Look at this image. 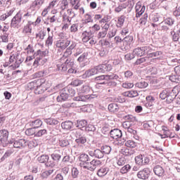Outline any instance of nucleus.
I'll return each instance as SVG.
<instances>
[{"label":"nucleus","instance_id":"obj_1","mask_svg":"<svg viewBox=\"0 0 180 180\" xmlns=\"http://www.w3.org/2000/svg\"><path fill=\"white\" fill-rule=\"evenodd\" d=\"M105 71L106 64L99 65L88 70H86L84 74H83L81 77L83 79H86V78L93 77V75H96V74H99V72H105Z\"/></svg>","mask_w":180,"mask_h":180},{"label":"nucleus","instance_id":"obj_2","mask_svg":"<svg viewBox=\"0 0 180 180\" xmlns=\"http://www.w3.org/2000/svg\"><path fill=\"white\" fill-rule=\"evenodd\" d=\"M131 43H133V37L128 36L122 39L120 49L122 51H129L131 49Z\"/></svg>","mask_w":180,"mask_h":180},{"label":"nucleus","instance_id":"obj_3","mask_svg":"<svg viewBox=\"0 0 180 180\" xmlns=\"http://www.w3.org/2000/svg\"><path fill=\"white\" fill-rule=\"evenodd\" d=\"M74 61L67 59L64 63H58L57 65V69L61 72H65L68 68H74Z\"/></svg>","mask_w":180,"mask_h":180},{"label":"nucleus","instance_id":"obj_4","mask_svg":"<svg viewBox=\"0 0 180 180\" xmlns=\"http://www.w3.org/2000/svg\"><path fill=\"white\" fill-rule=\"evenodd\" d=\"M86 166H84V169H88L89 171H94V169H96L98 167H101L102 165V162L101 160H93L90 162H87V164H85Z\"/></svg>","mask_w":180,"mask_h":180},{"label":"nucleus","instance_id":"obj_5","mask_svg":"<svg viewBox=\"0 0 180 180\" xmlns=\"http://www.w3.org/2000/svg\"><path fill=\"white\" fill-rule=\"evenodd\" d=\"M22 15L23 13L22 11H19L11 20V27L16 28L19 26L20 22H22Z\"/></svg>","mask_w":180,"mask_h":180},{"label":"nucleus","instance_id":"obj_6","mask_svg":"<svg viewBox=\"0 0 180 180\" xmlns=\"http://www.w3.org/2000/svg\"><path fill=\"white\" fill-rule=\"evenodd\" d=\"M135 162L138 165H147L150 163V158L143 155H139L135 157Z\"/></svg>","mask_w":180,"mask_h":180},{"label":"nucleus","instance_id":"obj_7","mask_svg":"<svg viewBox=\"0 0 180 180\" xmlns=\"http://www.w3.org/2000/svg\"><path fill=\"white\" fill-rule=\"evenodd\" d=\"M150 174H151V171H150L149 168L146 167L138 172L137 178L139 179L147 180L150 177Z\"/></svg>","mask_w":180,"mask_h":180},{"label":"nucleus","instance_id":"obj_8","mask_svg":"<svg viewBox=\"0 0 180 180\" xmlns=\"http://www.w3.org/2000/svg\"><path fill=\"white\" fill-rule=\"evenodd\" d=\"M136 18H140L146 12V6L141 1H138L135 6Z\"/></svg>","mask_w":180,"mask_h":180},{"label":"nucleus","instance_id":"obj_9","mask_svg":"<svg viewBox=\"0 0 180 180\" xmlns=\"http://www.w3.org/2000/svg\"><path fill=\"white\" fill-rule=\"evenodd\" d=\"M44 2L45 0H34L31 3L30 9L36 12V11H39L44 5Z\"/></svg>","mask_w":180,"mask_h":180},{"label":"nucleus","instance_id":"obj_10","mask_svg":"<svg viewBox=\"0 0 180 180\" xmlns=\"http://www.w3.org/2000/svg\"><path fill=\"white\" fill-rule=\"evenodd\" d=\"M10 144H13L14 148H25L27 146V141L25 139L10 141Z\"/></svg>","mask_w":180,"mask_h":180},{"label":"nucleus","instance_id":"obj_11","mask_svg":"<svg viewBox=\"0 0 180 180\" xmlns=\"http://www.w3.org/2000/svg\"><path fill=\"white\" fill-rule=\"evenodd\" d=\"M9 136V132L7 130L0 131V143L3 147H5L8 144V137Z\"/></svg>","mask_w":180,"mask_h":180},{"label":"nucleus","instance_id":"obj_12","mask_svg":"<svg viewBox=\"0 0 180 180\" xmlns=\"http://www.w3.org/2000/svg\"><path fill=\"white\" fill-rule=\"evenodd\" d=\"M49 158H50L49 157V155H42L38 157L37 160L39 162H40L41 164H44V162H46V167H51L53 168V167H54L56 165L54 164V162H49Z\"/></svg>","mask_w":180,"mask_h":180},{"label":"nucleus","instance_id":"obj_13","mask_svg":"<svg viewBox=\"0 0 180 180\" xmlns=\"http://www.w3.org/2000/svg\"><path fill=\"white\" fill-rule=\"evenodd\" d=\"M79 161L80 162V167L84 168L86 167L85 164H88L89 161H90L89 156L85 153L81 154L79 157Z\"/></svg>","mask_w":180,"mask_h":180},{"label":"nucleus","instance_id":"obj_14","mask_svg":"<svg viewBox=\"0 0 180 180\" xmlns=\"http://www.w3.org/2000/svg\"><path fill=\"white\" fill-rule=\"evenodd\" d=\"M71 41L67 39H59L56 41V46L58 49L65 50V48L70 44Z\"/></svg>","mask_w":180,"mask_h":180},{"label":"nucleus","instance_id":"obj_15","mask_svg":"<svg viewBox=\"0 0 180 180\" xmlns=\"http://www.w3.org/2000/svg\"><path fill=\"white\" fill-rule=\"evenodd\" d=\"M79 131H77L75 142L78 146H82L86 143V137L82 134H79Z\"/></svg>","mask_w":180,"mask_h":180},{"label":"nucleus","instance_id":"obj_16","mask_svg":"<svg viewBox=\"0 0 180 180\" xmlns=\"http://www.w3.org/2000/svg\"><path fill=\"white\" fill-rule=\"evenodd\" d=\"M46 63H47V58H46L43 56H38L36 58V59L33 63V67L34 68H37L38 65H44V64Z\"/></svg>","mask_w":180,"mask_h":180},{"label":"nucleus","instance_id":"obj_17","mask_svg":"<svg viewBox=\"0 0 180 180\" xmlns=\"http://www.w3.org/2000/svg\"><path fill=\"white\" fill-rule=\"evenodd\" d=\"M82 42L88 43L89 41L94 37L93 32L91 31H84L82 34Z\"/></svg>","mask_w":180,"mask_h":180},{"label":"nucleus","instance_id":"obj_18","mask_svg":"<svg viewBox=\"0 0 180 180\" xmlns=\"http://www.w3.org/2000/svg\"><path fill=\"white\" fill-rule=\"evenodd\" d=\"M68 99V93L65 89L61 90L60 95L58 96L56 100L58 102H63L64 101H67Z\"/></svg>","mask_w":180,"mask_h":180},{"label":"nucleus","instance_id":"obj_19","mask_svg":"<svg viewBox=\"0 0 180 180\" xmlns=\"http://www.w3.org/2000/svg\"><path fill=\"white\" fill-rule=\"evenodd\" d=\"M143 56H147L148 58L150 57V54H151L152 51H154V46L148 45L146 46H142Z\"/></svg>","mask_w":180,"mask_h":180},{"label":"nucleus","instance_id":"obj_20","mask_svg":"<svg viewBox=\"0 0 180 180\" xmlns=\"http://www.w3.org/2000/svg\"><path fill=\"white\" fill-rule=\"evenodd\" d=\"M110 134L111 137L115 140H117V139H120L122 136V131L120 129H112L110 131Z\"/></svg>","mask_w":180,"mask_h":180},{"label":"nucleus","instance_id":"obj_21","mask_svg":"<svg viewBox=\"0 0 180 180\" xmlns=\"http://www.w3.org/2000/svg\"><path fill=\"white\" fill-rule=\"evenodd\" d=\"M154 103H155V98L153 96H146V103L145 106L150 109V108H153L154 106Z\"/></svg>","mask_w":180,"mask_h":180},{"label":"nucleus","instance_id":"obj_22","mask_svg":"<svg viewBox=\"0 0 180 180\" xmlns=\"http://www.w3.org/2000/svg\"><path fill=\"white\" fill-rule=\"evenodd\" d=\"M32 25H33V22L28 21L27 25H25L22 29L23 34H32Z\"/></svg>","mask_w":180,"mask_h":180},{"label":"nucleus","instance_id":"obj_23","mask_svg":"<svg viewBox=\"0 0 180 180\" xmlns=\"http://www.w3.org/2000/svg\"><path fill=\"white\" fill-rule=\"evenodd\" d=\"M153 172L158 176H164V174L165 172L162 167H161L160 165H156L153 168Z\"/></svg>","mask_w":180,"mask_h":180},{"label":"nucleus","instance_id":"obj_24","mask_svg":"<svg viewBox=\"0 0 180 180\" xmlns=\"http://www.w3.org/2000/svg\"><path fill=\"white\" fill-rule=\"evenodd\" d=\"M30 126L34 129H39V127H41V126H43V121L39 119L33 120L30 122Z\"/></svg>","mask_w":180,"mask_h":180},{"label":"nucleus","instance_id":"obj_25","mask_svg":"<svg viewBox=\"0 0 180 180\" xmlns=\"http://www.w3.org/2000/svg\"><path fill=\"white\" fill-rule=\"evenodd\" d=\"M54 31H51V33H49L48 38L46 40L45 46L46 47H51L53 46V37H54Z\"/></svg>","mask_w":180,"mask_h":180},{"label":"nucleus","instance_id":"obj_26","mask_svg":"<svg viewBox=\"0 0 180 180\" xmlns=\"http://www.w3.org/2000/svg\"><path fill=\"white\" fill-rule=\"evenodd\" d=\"M68 8V0H61L59 2V9H60V13H63L65 9Z\"/></svg>","mask_w":180,"mask_h":180},{"label":"nucleus","instance_id":"obj_27","mask_svg":"<svg viewBox=\"0 0 180 180\" xmlns=\"http://www.w3.org/2000/svg\"><path fill=\"white\" fill-rule=\"evenodd\" d=\"M87 60H88V53H83L77 58L78 63H79L80 64H83V65H85V63L87 61Z\"/></svg>","mask_w":180,"mask_h":180},{"label":"nucleus","instance_id":"obj_28","mask_svg":"<svg viewBox=\"0 0 180 180\" xmlns=\"http://www.w3.org/2000/svg\"><path fill=\"white\" fill-rule=\"evenodd\" d=\"M108 172H109V168L101 167L98 170L97 175L101 177L105 176V175L108 174Z\"/></svg>","mask_w":180,"mask_h":180},{"label":"nucleus","instance_id":"obj_29","mask_svg":"<svg viewBox=\"0 0 180 180\" xmlns=\"http://www.w3.org/2000/svg\"><path fill=\"white\" fill-rule=\"evenodd\" d=\"M51 157L53 161H60L61 160V152L60 150H56L51 154Z\"/></svg>","mask_w":180,"mask_h":180},{"label":"nucleus","instance_id":"obj_30","mask_svg":"<svg viewBox=\"0 0 180 180\" xmlns=\"http://www.w3.org/2000/svg\"><path fill=\"white\" fill-rule=\"evenodd\" d=\"M61 127L65 130H70L72 128V122L66 121V122H62Z\"/></svg>","mask_w":180,"mask_h":180},{"label":"nucleus","instance_id":"obj_31","mask_svg":"<svg viewBox=\"0 0 180 180\" xmlns=\"http://www.w3.org/2000/svg\"><path fill=\"white\" fill-rule=\"evenodd\" d=\"M13 12H14V10L11 9L8 12H7L6 13H4V14L0 15V20L1 22H4V20H6V19H8V18H9V16H12Z\"/></svg>","mask_w":180,"mask_h":180},{"label":"nucleus","instance_id":"obj_32","mask_svg":"<svg viewBox=\"0 0 180 180\" xmlns=\"http://www.w3.org/2000/svg\"><path fill=\"white\" fill-rule=\"evenodd\" d=\"M108 110L112 113H116V112H119V105L116 103H111L108 105Z\"/></svg>","mask_w":180,"mask_h":180},{"label":"nucleus","instance_id":"obj_33","mask_svg":"<svg viewBox=\"0 0 180 180\" xmlns=\"http://www.w3.org/2000/svg\"><path fill=\"white\" fill-rule=\"evenodd\" d=\"M134 56L136 57H143L144 56V52L143 51V46L140 48H136L133 51Z\"/></svg>","mask_w":180,"mask_h":180},{"label":"nucleus","instance_id":"obj_34","mask_svg":"<svg viewBox=\"0 0 180 180\" xmlns=\"http://www.w3.org/2000/svg\"><path fill=\"white\" fill-rule=\"evenodd\" d=\"M124 96L128 98H136V96H139V93L137 91H129L124 92Z\"/></svg>","mask_w":180,"mask_h":180},{"label":"nucleus","instance_id":"obj_35","mask_svg":"<svg viewBox=\"0 0 180 180\" xmlns=\"http://www.w3.org/2000/svg\"><path fill=\"white\" fill-rule=\"evenodd\" d=\"M88 124V122L85 120H82L77 122L76 127H78L79 129H84V127H86Z\"/></svg>","mask_w":180,"mask_h":180},{"label":"nucleus","instance_id":"obj_36","mask_svg":"<svg viewBox=\"0 0 180 180\" xmlns=\"http://www.w3.org/2000/svg\"><path fill=\"white\" fill-rule=\"evenodd\" d=\"M160 56H162V51H157L155 52H151V53H150L149 55V58H157V60H160Z\"/></svg>","mask_w":180,"mask_h":180},{"label":"nucleus","instance_id":"obj_37","mask_svg":"<svg viewBox=\"0 0 180 180\" xmlns=\"http://www.w3.org/2000/svg\"><path fill=\"white\" fill-rule=\"evenodd\" d=\"M62 108H64L65 109H68L70 108H78V105L77 103L66 102L62 105Z\"/></svg>","mask_w":180,"mask_h":180},{"label":"nucleus","instance_id":"obj_38","mask_svg":"<svg viewBox=\"0 0 180 180\" xmlns=\"http://www.w3.org/2000/svg\"><path fill=\"white\" fill-rule=\"evenodd\" d=\"M53 172H54L53 169H49V170L44 171L41 174V177L43 179H46L49 178V176H50V175H51V174H53Z\"/></svg>","mask_w":180,"mask_h":180},{"label":"nucleus","instance_id":"obj_39","mask_svg":"<svg viewBox=\"0 0 180 180\" xmlns=\"http://www.w3.org/2000/svg\"><path fill=\"white\" fill-rule=\"evenodd\" d=\"M45 123L46 124H50L51 126L56 125L58 124V120L54 118H48L44 120Z\"/></svg>","mask_w":180,"mask_h":180},{"label":"nucleus","instance_id":"obj_40","mask_svg":"<svg viewBox=\"0 0 180 180\" xmlns=\"http://www.w3.org/2000/svg\"><path fill=\"white\" fill-rule=\"evenodd\" d=\"M89 99V96H76L73 98V101H82V102H86Z\"/></svg>","mask_w":180,"mask_h":180},{"label":"nucleus","instance_id":"obj_41","mask_svg":"<svg viewBox=\"0 0 180 180\" xmlns=\"http://www.w3.org/2000/svg\"><path fill=\"white\" fill-rule=\"evenodd\" d=\"M136 88H139L140 89H143L144 88H147L148 86V83L146 82H137L135 84Z\"/></svg>","mask_w":180,"mask_h":180},{"label":"nucleus","instance_id":"obj_42","mask_svg":"<svg viewBox=\"0 0 180 180\" xmlns=\"http://www.w3.org/2000/svg\"><path fill=\"white\" fill-rule=\"evenodd\" d=\"M125 146L129 148H136V147H137V143L134 141L129 140L125 142Z\"/></svg>","mask_w":180,"mask_h":180},{"label":"nucleus","instance_id":"obj_43","mask_svg":"<svg viewBox=\"0 0 180 180\" xmlns=\"http://www.w3.org/2000/svg\"><path fill=\"white\" fill-rule=\"evenodd\" d=\"M46 37V33L39 31L38 33L36 34L35 35V39H37V41H39V40H44V37Z\"/></svg>","mask_w":180,"mask_h":180},{"label":"nucleus","instance_id":"obj_44","mask_svg":"<svg viewBox=\"0 0 180 180\" xmlns=\"http://www.w3.org/2000/svg\"><path fill=\"white\" fill-rule=\"evenodd\" d=\"M122 154L125 156H129V155H132L133 154V150L127 148H124L121 150Z\"/></svg>","mask_w":180,"mask_h":180},{"label":"nucleus","instance_id":"obj_45","mask_svg":"<svg viewBox=\"0 0 180 180\" xmlns=\"http://www.w3.org/2000/svg\"><path fill=\"white\" fill-rule=\"evenodd\" d=\"M70 4L73 6V9L77 11L79 8V0H70Z\"/></svg>","mask_w":180,"mask_h":180},{"label":"nucleus","instance_id":"obj_46","mask_svg":"<svg viewBox=\"0 0 180 180\" xmlns=\"http://www.w3.org/2000/svg\"><path fill=\"white\" fill-rule=\"evenodd\" d=\"M122 86L124 88V89H131V88L134 86V84L129 82H124L122 83Z\"/></svg>","mask_w":180,"mask_h":180},{"label":"nucleus","instance_id":"obj_47","mask_svg":"<svg viewBox=\"0 0 180 180\" xmlns=\"http://www.w3.org/2000/svg\"><path fill=\"white\" fill-rule=\"evenodd\" d=\"M9 34L7 33H4V34L0 36V43H8L9 40L8 37Z\"/></svg>","mask_w":180,"mask_h":180},{"label":"nucleus","instance_id":"obj_48","mask_svg":"<svg viewBox=\"0 0 180 180\" xmlns=\"http://www.w3.org/2000/svg\"><path fill=\"white\" fill-rule=\"evenodd\" d=\"M126 18L124 15H121L120 17L118 18L117 22V27H121L123 26V24L124 23V20Z\"/></svg>","mask_w":180,"mask_h":180},{"label":"nucleus","instance_id":"obj_49","mask_svg":"<svg viewBox=\"0 0 180 180\" xmlns=\"http://www.w3.org/2000/svg\"><path fill=\"white\" fill-rule=\"evenodd\" d=\"M25 51H26L28 56H33L34 53V49H33V46L30 44L27 46V47L25 49Z\"/></svg>","mask_w":180,"mask_h":180},{"label":"nucleus","instance_id":"obj_50","mask_svg":"<svg viewBox=\"0 0 180 180\" xmlns=\"http://www.w3.org/2000/svg\"><path fill=\"white\" fill-rule=\"evenodd\" d=\"M130 169H131V166H130V165H126L121 168L120 172L121 174H127Z\"/></svg>","mask_w":180,"mask_h":180},{"label":"nucleus","instance_id":"obj_51","mask_svg":"<svg viewBox=\"0 0 180 180\" xmlns=\"http://www.w3.org/2000/svg\"><path fill=\"white\" fill-rule=\"evenodd\" d=\"M25 134L27 136H33L34 134V136H36V129L32 127V128H29L26 129Z\"/></svg>","mask_w":180,"mask_h":180},{"label":"nucleus","instance_id":"obj_52","mask_svg":"<svg viewBox=\"0 0 180 180\" xmlns=\"http://www.w3.org/2000/svg\"><path fill=\"white\" fill-rule=\"evenodd\" d=\"M13 154V149L8 150L4 155V156L1 158V161H4L6 158H8V157H11Z\"/></svg>","mask_w":180,"mask_h":180},{"label":"nucleus","instance_id":"obj_53","mask_svg":"<svg viewBox=\"0 0 180 180\" xmlns=\"http://www.w3.org/2000/svg\"><path fill=\"white\" fill-rule=\"evenodd\" d=\"M95 158H103V152L100 149H96L94 150Z\"/></svg>","mask_w":180,"mask_h":180},{"label":"nucleus","instance_id":"obj_54","mask_svg":"<svg viewBox=\"0 0 180 180\" xmlns=\"http://www.w3.org/2000/svg\"><path fill=\"white\" fill-rule=\"evenodd\" d=\"M47 134V129H40L37 133H35V137H43V136Z\"/></svg>","mask_w":180,"mask_h":180},{"label":"nucleus","instance_id":"obj_55","mask_svg":"<svg viewBox=\"0 0 180 180\" xmlns=\"http://www.w3.org/2000/svg\"><path fill=\"white\" fill-rule=\"evenodd\" d=\"M33 12H34V11H32L30 8H28L27 10V13L23 15L22 18H24V19H29V18H32V16H33Z\"/></svg>","mask_w":180,"mask_h":180},{"label":"nucleus","instance_id":"obj_56","mask_svg":"<svg viewBox=\"0 0 180 180\" xmlns=\"http://www.w3.org/2000/svg\"><path fill=\"white\" fill-rule=\"evenodd\" d=\"M161 139H167L168 137H172L171 131L169 129H167L166 131H163V135L160 134Z\"/></svg>","mask_w":180,"mask_h":180},{"label":"nucleus","instance_id":"obj_57","mask_svg":"<svg viewBox=\"0 0 180 180\" xmlns=\"http://www.w3.org/2000/svg\"><path fill=\"white\" fill-rule=\"evenodd\" d=\"M89 29V32H92L94 34V33H95L96 32L101 30V26H99V25L98 24H95L94 26L90 27Z\"/></svg>","mask_w":180,"mask_h":180},{"label":"nucleus","instance_id":"obj_58","mask_svg":"<svg viewBox=\"0 0 180 180\" xmlns=\"http://www.w3.org/2000/svg\"><path fill=\"white\" fill-rule=\"evenodd\" d=\"M107 77L108 79H118L120 82H122V78L119 77V75H115V74H111V75H107Z\"/></svg>","mask_w":180,"mask_h":180},{"label":"nucleus","instance_id":"obj_59","mask_svg":"<svg viewBox=\"0 0 180 180\" xmlns=\"http://www.w3.org/2000/svg\"><path fill=\"white\" fill-rule=\"evenodd\" d=\"M59 146L60 147H67V146H70V141L67 139H62L59 141Z\"/></svg>","mask_w":180,"mask_h":180},{"label":"nucleus","instance_id":"obj_60","mask_svg":"<svg viewBox=\"0 0 180 180\" xmlns=\"http://www.w3.org/2000/svg\"><path fill=\"white\" fill-rule=\"evenodd\" d=\"M103 154H110L112 151V148L109 146H104L102 147Z\"/></svg>","mask_w":180,"mask_h":180},{"label":"nucleus","instance_id":"obj_61","mask_svg":"<svg viewBox=\"0 0 180 180\" xmlns=\"http://www.w3.org/2000/svg\"><path fill=\"white\" fill-rule=\"evenodd\" d=\"M117 32V30L116 29L110 30L107 34V37H108V39H112V37H115V36H116Z\"/></svg>","mask_w":180,"mask_h":180},{"label":"nucleus","instance_id":"obj_62","mask_svg":"<svg viewBox=\"0 0 180 180\" xmlns=\"http://www.w3.org/2000/svg\"><path fill=\"white\" fill-rule=\"evenodd\" d=\"M147 19H148V15L145 13L143 16L140 19V25H146V23H147Z\"/></svg>","mask_w":180,"mask_h":180},{"label":"nucleus","instance_id":"obj_63","mask_svg":"<svg viewBox=\"0 0 180 180\" xmlns=\"http://www.w3.org/2000/svg\"><path fill=\"white\" fill-rule=\"evenodd\" d=\"M89 91H91V89L88 85H83L80 89V92H82V94H88Z\"/></svg>","mask_w":180,"mask_h":180},{"label":"nucleus","instance_id":"obj_64","mask_svg":"<svg viewBox=\"0 0 180 180\" xmlns=\"http://www.w3.org/2000/svg\"><path fill=\"white\" fill-rule=\"evenodd\" d=\"M82 84H84V81L75 79L72 82L71 85L73 86H79V85H82Z\"/></svg>","mask_w":180,"mask_h":180}]
</instances>
